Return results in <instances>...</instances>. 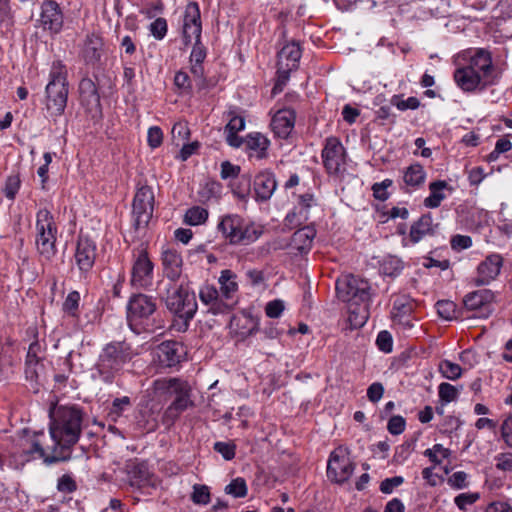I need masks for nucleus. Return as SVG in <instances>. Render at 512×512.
Returning <instances> with one entry per match:
<instances>
[{"instance_id":"1","label":"nucleus","mask_w":512,"mask_h":512,"mask_svg":"<svg viewBox=\"0 0 512 512\" xmlns=\"http://www.w3.org/2000/svg\"><path fill=\"white\" fill-rule=\"evenodd\" d=\"M50 440L54 442L52 461H69L82 433L84 412L77 405H59L49 410Z\"/></svg>"},{"instance_id":"2","label":"nucleus","mask_w":512,"mask_h":512,"mask_svg":"<svg viewBox=\"0 0 512 512\" xmlns=\"http://www.w3.org/2000/svg\"><path fill=\"white\" fill-rule=\"evenodd\" d=\"M158 294L168 311L174 315L171 328L185 332L197 312L196 296L182 284L158 282Z\"/></svg>"},{"instance_id":"3","label":"nucleus","mask_w":512,"mask_h":512,"mask_svg":"<svg viewBox=\"0 0 512 512\" xmlns=\"http://www.w3.org/2000/svg\"><path fill=\"white\" fill-rule=\"evenodd\" d=\"M138 352L125 341H113L106 344L92 368L91 378L106 385L116 382L125 364L130 362Z\"/></svg>"},{"instance_id":"4","label":"nucleus","mask_w":512,"mask_h":512,"mask_svg":"<svg viewBox=\"0 0 512 512\" xmlns=\"http://www.w3.org/2000/svg\"><path fill=\"white\" fill-rule=\"evenodd\" d=\"M69 94L67 69L62 61L52 63L49 82L45 88V105L50 116H61L66 108Z\"/></svg>"},{"instance_id":"5","label":"nucleus","mask_w":512,"mask_h":512,"mask_svg":"<svg viewBox=\"0 0 512 512\" xmlns=\"http://www.w3.org/2000/svg\"><path fill=\"white\" fill-rule=\"evenodd\" d=\"M155 396L167 400L174 397L168 411L181 413L194 405L191 399V386L188 381L178 378H160L153 382Z\"/></svg>"},{"instance_id":"6","label":"nucleus","mask_w":512,"mask_h":512,"mask_svg":"<svg viewBox=\"0 0 512 512\" xmlns=\"http://www.w3.org/2000/svg\"><path fill=\"white\" fill-rule=\"evenodd\" d=\"M57 226L52 213L44 208L36 215V246L47 259L56 254Z\"/></svg>"},{"instance_id":"7","label":"nucleus","mask_w":512,"mask_h":512,"mask_svg":"<svg viewBox=\"0 0 512 512\" xmlns=\"http://www.w3.org/2000/svg\"><path fill=\"white\" fill-rule=\"evenodd\" d=\"M352 476V457L348 447L339 446L330 454L327 464L328 479L338 485L349 486Z\"/></svg>"},{"instance_id":"8","label":"nucleus","mask_w":512,"mask_h":512,"mask_svg":"<svg viewBox=\"0 0 512 512\" xmlns=\"http://www.w3.org/2000/svg\"><path fill=\"white\" fill-rule=\"evenodd\" d=\"M321 156L327 172L342 180L347 171V154L337 137H328L325 140Z\"/></svg>"},{"instance_id":"9","label":"nucleus","mask_w":512,"mask_h":512,"mask_svg":"<svg viewBox=\"0 0 512 512\" xmlns=\"http://www.w3.org/2000/svg\"><path fill=\"white\" fill-rule=\"evenodd\" d=\"M133 217L136 230L145 228L153 215L154 193L150 186L138 188L133 199Z\"/></svg>"},{"instance_id":"10","label":"nucleus","mask_w":512,"mask_h":512,"mask_svg":"<svg viewBox=\"0 0 512 512\" xmlns=\"http://www.w3.org/2000/svg\"><path fill=\"white\" fill-rule=\"evenodd\" d=\"M127 483L133 490L151 495L158 486V479L145 463H132L127 466Z\"/></svg>"},{"instance_id":"11","label":"nucleus","mask_w":512,"mask_h":512,"mask_svg":"<svg viewBox=\"0 0 512 512\" xmlns=\"http://www.w3.org/2000/svg\"><path fill=\"white\" fill-rule=\"evenodd\" d=\"M154 264L146 249L140 248L134 255L130 283L137 289H149L153 284Z\"/></svg>"},{"instance_id":"12","label":"nucleus","mask_w":512,"mask_h":512,"mask_svg":"<svg viewBox=\"0 0 512 512\" xmlns=\"http://www.w3.org/2000/svg\"><path fill=\"white\" fill-rule=\"evenodd\" d=\"M48 437L43 432H36L31 437L22 440L21 447L24 454L31 459H42L46 465L59 463L60 461H52L55 455L54 442L52 445H45Z\"/></svg>"},{"instance_id":"13","label":"nucleus","mask_w":512,"mask_h":512,"mask_svg":"<svg viewBox=\"0 0 512 512\" xmlns=\"http://www.w3.org/2000/svg\"><path fill=\"white\" fill-rule=\"evenodd\" d=\"M157 309L156 299L150 295L133 294L127 303V321L132 327L142 319H148Z\"/></svg>"},{"instance_id":"14","label":"nucleus","mask_w":512,"mask_h":512,"mask_svg":"<svg viewBox=\"0 0 512 512\" xmlns=\"http://www.w3.org/2000/svg\"><path fill=\"white\" fill-rule=\"evenodd\" d=\"M184 356L183 346L176 341H164L153 352V362L160 369L179 365Z\"/></svg>"},{"instance_id":"15","label":"nucleus","mask_w":512,"mask_h":512,"mask_svg":"<svg viewBox=\"0 0 512 512\" xmlns=\"http://www.w3.org/2000/svg\"><path fill=\"white\" fill-rule=\"evenodd\" d=\"M202 23L200 8L197 2L190 1L183 16V42L186 46L191 44L193 38H201Z\"/></svg>"},{"instance_id":"16","label":"nucleus","mask_w":512,"mask_h":512,"mask_svg":"<svg viewBox=\"0 0 512 512\" xmlns=\"http://www.w3.org/2000/svg\"><path fill=\"white\" fill-rule=\"evenodd\" d=\"M96 244L87 236L80 235L77 240L74 259L81 274H87L96 260Z\"/></svg>"},{"instance_id":"17","label":"nucleus","mask_w":512,"mask_h":512,"mask_svg":"<svg viewBox=\"0 0 512 512\" xmlns=\"http://www.w3.org/2000/svg\"><path fill=\"white\" fill-rule=\"evenodd\" d=\"M302 50L299 42L287 43L278 53V74L280 78L288 79L292 70L297 69Z\"/></svg>"},{"instance_id":"18","label":"nucleus","mask_w":512,"mask_h":512,"mask_svg":"<svg viewBox=\"0 0 512 512\" xmlns=\"http://www.w3.org/2000/svg\"><path fill=\"white\" fill-rule=\"evenodd\" d=\"M40 22L44 30L59 33L63 27L64 16L61 7L54 0H46L41 5Z\"/></svg>"},{"instance_id":"19","label":"nucleus","mask_w":512,"mask_h":512,"mask_svg":"<svg viewBox=\"0 0 512 512\" xmlns=\"http://www.w3.org/2000/svg\"><path fill=\"white\" fill-rule=\"evenodd\" d=\"M503 266V258L500 254L488 255L477 268V277L474 282L477 286L487 285L497 278Z\"/></svg>"},{"instance_id":"20","label":"nucleus","mask_w":512,"mask_h":512,"mask_svg":"<svg viewBox=\"0 0 512 512\" xmlns=\"http://www.w3.org/2000/svg\"><path fill=\"white\" fill-rule=\"evenodd\" d=\"M276 188V176L271 170L265 169L255 175L253 191L257 202H266L271 199Z\"/></svg>"},{"instance_id":"21","label":"nucleus","mask_w":512,"mask_h":512,"mask_svg":"<svg viewBox=\"0 0 512 512\" xmlns=\"http://www.w3.org/2000/svg\"><path fill=\"white\" fill-rule=\"evenodd\" d=\"M200 301L208 307V313L213 315L226 314L232 310V304H227L221 298L214 285L205 284L199 290Z\"/></svg>"},{"instance_id":"22","label":"nucleus","mask_w":512,"mask_h":512,"mask_svg":"<svg viewBox=\"0 0 512 512\" xmlns=\"http://www.w3.org/2000/svg\"><path fill=\"white\" fill-rule=\"evenodd\" d=\"M161 261L168 283L176 284L182 273L183 259L180 253L175 249L167 248L162 252Z\"/></svg>"},{"instance_id":"23","label":"nucleus","mask_w":512,"mask_h":512,"mask_svg":"<svg viewBox=\"0 0 512 512\" xmlns=\"http://www.w3.org/2000/svg\"><path fill=\"white\" fill-rule=\"evenodd\" d=\"M79 91L82 103L87 106L93 117L101 116V102L98 89L94 81L90 78H83L79 84Z\"/></svg>"},{"instance_id":"24","label":"nucleus","mask_w":512,"mask_h":512,"mask_svg":"<svg viewBox=\"0 0 512 512\" xmlns=\"http://www.w3.org/2000/svg\"><path fill=\"white\" fill-rule=\"evenodd\" d=\"M243 218L237 214H227L220 218L217 230L231 245H238Z\"/></svg>"},{"instance_id":"25","label":"nucleus","mask_w":512,"mask_h":512,"mask_svg":"<svg viewBox=\"0 0 512 512\" xmlns=\"http://www.w3.org/2000/svg\"><path fill=\"white\" fill-rule=\"evenodd\" d=\"M296 115L291 109H282L276 112L271 120L274 134L282 139L288 138L295 126Z\"/></svg>"},{"instance_id":"26","label":"nucleus","mask_w":512,"mask_h":512,"mask_svg":"<svg viewBox=\"0 0 512 512\" xmlns=\"http://www.w3.org/2000/svg\"><path fill=\"white\" fill-rule=\"evenodd\" d=\"M454 80L457 85L466 92L475 91L478 87L484 89L483 78L477 71L468 66L460 67L454 72Z\"/></svg>"},{"instance_id":"27","label":"nucleus","mask_w":512,"mask_h":512,"mask_svg":"<svg viewBox=\"0 0 512 512\" xmlns=\"http://www.w3.org/2000/svg\"><path fill=\"white\" fill-rule=\"evenodd\" d=\"M244 143L249 158H255L257 160L267 158L270 140L265 135L259 132L249 133Z\"/></svg>"},{"instance_id":"28","label":"nucleus","mask_w":512,"mask_h":512,"mask_svg":"<svg viewBox=\"0 0 512 512\" xmlns=\"http://www.w3.org/2000/svg\"><path fill=\"white\" fill-rule=\"evenodd\" d=\"M472 70L477 71L479 74L482 73L481 77L483 80V86H487L493 83L490 79V73L493 70L491 54L484 50L478 49L476 53L471 57L469 64L467 65Z\"/></svg>"},{"instance_id":"29","label":"nucleus","mask_w":512,"mask_h":512,"mask_svg":"<svg viewBox=\"0 0 512 512\" xmlns=\"http://www.w3.org/2000/svg\"><path fill=\"white\" fill-rule=\"evenodd\" d=\"M336 297L339 301L346 304L347 307V323L346 329H352V312L350 311V302L352 300V274H345L336 281Z\"/></svg>"},{"instance_id":"30","label":"nucleus","mask_w":512,"mask_h":512,"mask_svg":"<svg viewBox=\"0 0 512 512\" xmlns=\"http://www.w3.org/2000/svg\"><path fill=\"white\" fill-rule=\"evenodd\" d=\"M438 225H433L431 215H422L416 222L411 225L409 238L413 244L418 243L426 236L435 234V229Z\"/></svg>"},{"instance_id":"31","label":"nucleus","mask_w":512,"mask_h":512,"mask_svg":"<svg viewBox=\"0 0 512 512\" xmlns=\"http://www.w3.org/2000/svg\"><path fill=\"white\" fill-rule=\"evenodd\" d=\"M236 274L229 270L225 269L221 271L218 282L220 284L219 293L221 295V299L227 304H232L234 306L235 302L233 301V295L238 290V284L235 281Z\"/></svg>"},{"instance_id":"32","label":"nucleus","mask_w":512,"mask_h":512,"mask_svg":"<svg viewBox=\"0 0 512 512\" xmlns=\"http://www.w3.org/2000/svg\"><path fill=\"white\" fill-rule=\"evenodd\" d=\"M370 289L371 287L368 281L363 279H354V299L358 298L364 304L363 314L361 315L360 319L354 317V328L357 326H363L368 319L367 302L370 299Z\"/></svg>"},{"instance_id":"33","label":"nucleus","mask_w":512,"mask_h":512,"mask_svg":"<svg viewBox=\"0 0 512 512\" xmlns=\"http://www.w3.org/2000/svg\"><path fill=\"white\" fill-rule=\"evenodd\" d=\"M316 235V231L313 227L305 226L298 229L292 235L291 246L293 249L303 253L307 252L312 245V241Z\"/></svg>"},{"instance_id":"34","label":"nucleus","mask_w":512,"mask_h":512,"mask_svg":"<svg viewBox=\"0 0 512 512\" xmlns=\"http://www.w3.org/2000/svg\"><path fill=\"white\" fill-rule=\"evenodd\" d=\"M102 41L92 34L88 35L82 50V57L87 64H95L101 57Z\"/></svg>"},{"instance_id":"35","label":"nucleus","mask_w":512,"mask_h":512,"mask_svg":"<svg viewBox=\"0 0 512 512\" xmlns=\"http://www.w3.org/2000/svg\"><path fill=\"white\" fill-rule=\"evenodd\" d=\"M426 178L422 165L415 163L406 168L403 174V181L407 186L417 188L421 186Z\"/></svg>"},{"instance_id":"36","label":"nucleus","mask_w":512,"mask_h":512,"mask_svg":"<svg viewBox=\"0 0 512 512\" xmlns=\"http://www.w3.org/2000/svg\"><path fill=\"white\" fill-rule=\"evenodd\" d=\"M448 184L446 181L437 180L429 185L430 195L424 200V204L428 208H437L441 202L445 199V194L442 192L443 189L447 188Z\"/></svg>"},{"instance_id":"37","label":"nucleus","mask_w":512,"mask_h":512,"mask_svg":"<svg viewBox=\"0 0 512 512\" xmlns=\"http://www.w3.org/2000/svg\"><path fill=\"white\" fill-rule=\"evenodd\" d=\"M492 298L493 294L489 290L475 291L466 295L463 303L468 310H478Z\"/></svg>"},{"instance_id":"38","label":"nucleus","mask_w":512,"mask_h":512,"mask_svg":"<svg viewBox=\"0 0 512 512\" xmlns=\"http://www.w3.org/2000/svg\"><path fill=\"white\" fill-rule=\"evenodd\" d=\"M416 308L414 299L407 295L397 297L393 302L392 317L394 316H411Z\"/></svg>"},{"instance_id":"39","label":"nucleus","mask_w":512,"mask_h":512,"mask_svg":"<svg viewBox=\"0 0 512 512\" xmlns=\"http://www.w3.org/2000/svg\"><path fill=\"white\" fill-rule=\"evenodd\" d=\"M262 234V230L253 223H245L243 220L238 245H247L255 242Z\"/></svg>"},{"instance_id":"40","label":"nucleus","mask_w":512,"mask_h":512,"mask_svg":"<svg viewBox=\"0 0 512 512\" xmlns=\"http://www.w3.org/2000/svg\"><path fill=\"white\" fill-rule=\"evenodd\" d=\"M208 218V211L200 206L189 208L185 213L184 221L186 224L196 226L204 223Z\"/></svg>"},{"instance_id":"41","label":"nucleus","mask_w":512,"mask_h":512,"mask_svg":"<svg viewBox=\"0 0 512 512\" xmlns=\"http://www.w3.org/2000/svg\"><path fill=\"white\" fill-rule=\"evenodd\" d=\"M439 370L442 373L443 377L449 380H457L462 375L461 366L449 360L441 361L439 364Z\"/></svg>"},{"instance_id":"42","label":"nucleus","mask_w":512,"mask_h":512,"mask_svg":"<svg viewBox=\"0 0 512 512\" xmlns=\"http://www.w3.org/2000/svg\"><path fill=\"white\" fill-rule=\"evenodd\" d=\"M403 269V262L395 257L391 256L383 261L381 264V271L384 275L387 276H396L398 275Z\"/></svg>"},{"instance_id":"43","label":"nucleus","mask_w":512,"mask_h":512,"mask_svg":"<svg viewBox=\"0 0 512 512\" xmlns=\"http://www.w3.org/2000/svg\"><path fill=\"white\" fill-rule=\"evenodd\" d=\"M225 492L235 498H242L247 495V485L243 478L233 479L226 487Z\"/></svg>"},{"instance_id":"44","label":"nucleus","mask_w":512,"mask_h":512,"mask_svg":"<svg viewBox=\"0 0 512 512\" xmlns=\"http://www.w3.org/2000/svg\"><path fill=\"white\" fill-rule=\"evenodd\" d=\"M436 308L439 316L445 320L455 319L456 316V305L454 302L449 300H439L436 303Z\"/></svg>"},{"instance_id":"45","label":"nucleus","mask_w":512,"mask_h":512,"mask_svg":"<svg viewBox=\"0 0 512 512\" xmlns=\"http://www.w3.org/2000/svg\"><path fill=\"white\" fill-rule=\"evenodd\" d=\"M438 395L440 400L447 404L455 401L458 398V390L455 386L449 383H441L438 387Z\"/></svg>"},{"instance_id":"46","label":"nucleus","mask_w":512,"mask_h":512,"mask_svg":"<svg viewBox=\"0 0 512 512\" xmlns=\"http://www.w3.org/2000/svg\"><path fill=\"white\" fill-rule=\"evenodd\" d=\"M191 500L195 504L206 505L210 502V492L206 485L195 484L193 486V493Z\"/></svg>"},{"instance_id":"47","label":"nucleus","mask_w":512,"mask_h":512,"mask_svg":"<svg viewBox=\"0 0 512 512\" xmlns=\"http://www.w3.org/2000/svg\"><path fill=\"white\" fill-rule=\"evenodd\" d=\"M79 302H80L79 292L78 291L70 292L67 295V297L63 303L64 312H66L67 314H69L71 316H76L78 307H79Z\"/></svg>"},{"instance_id":"48","label":"nucleus","mask_w":512,"mask_h":512,"mask_svg":"<svg viewBox=\"0 0 512 512\" xmlns=\"http://www.w3.org/2000/svg\"><path fill=\"white\" fill-rule=\"evenodd\" d=\"M424 455L427 456L429 460L435 465H438L442 462L438 455H440L442 458H448L450 455V450L444 448L441 444H435L432 449L425 450Z\"/></svg>"},{"instance_id":"49","label":"nucleus","mask_w":512,"mask_h":512,"mask_svg":"<svg viewBox=\"0 0 512 512\" xmlns=\"http://www.w3.org/2000/svg\"><path fill=\"white\" fill-rule=\"evenodd\" d=\"M195 40L191 54H190V63H203L207 51L204 45L201 42V38H193Z\"/></svg>"},{"instance_id":"50","label":"nucleus","mask_w":512,"mask_h":512,"mask_svg":"<svg viewBox=\"0 0 512 512\" xmlns=\"http://www.w3.org/2000/svg\"><path fill=\"white\" fill-rule=\"evenodd\" d=\"M77 487L76 481L69 474L62 475L57 481V490L61 493H73Z\"/></svg>"},{"instance_id":"51","label":"nucleus","mask_w":512,"mask_h":512,"mask_svg":"<svg viewBox=\"0 0 512 512\" xmlns=\"http://www.w3.org/2000/svg\"><path fill=\"white\" fill-rule=\"evenodd\" d=\"M392 180L390 179H385L384 181H382L381 183H375L373 186H372V190H373V195L376 199L380 200V201H385L388 199L389 197V193L387 191V189L392 186Z\"/></svg>"},{"instance_id":"52","label":"nucleus","mask_w":512,"mask_h":512,"mask_svg":"<svg viewBox=\"0 0 512 512\" xmlns=\"http://www.w3.org/2000/svg\"><path fill=\"white\" fill-rule=\"evenodd\" d=\"M151 34L156 39H163L167 33V21L164 18H157L150 24Z\"/></svg>"},{"instance_id":"53","label":"nucleus","mask_w":512,"mask_h":512,"mask_svg":"<svg viewBox=\"0 0 512 512\" xmlns=\"http://www.w3.org/2000/svg\"><path fill=\"white\" fill-rule=\"evenodd\" d=\"M214 450L221 454L225 460H232L235 457L236 446L227 442H216Z\"/></svg>"},{"instance_id":"54","label":"nucleus","mask_w":512,"mask_h":512,"mask_svg":"<svg viewBox=\"0 0 512 512\" xmlns=\"http://www.w3.org/2000/svg\"><path fill=\"white\" fill-rule=\"evenodd\" d=\"M479 498L476 493H461L455 497V504L460 510H466L467 506L474 504Z\"/></svg>"},{"instance_id":"55","label":"nucleus","mask_w":512,"mask_h":512,"mask_svg":"<svg viewBox=\"0 0 512 512\" xmlns=\"http://www.w3.org/2000/svg\"><path fill=\"white\" fill-rule=\"evenodd\" d=\"M406 421L402 416H393L389 419L387 429L392 435H399L405 430Z\"/></svg>"},{"instance_id":"56","label":"nucleus","mask_w":512,"mask_h":512,"mask_svg":"<svg viewBox=\"0 0 512 512\" xmlns=\"http://www.w3.org/2000/svg\"><path fill=\"white\" fill-rule=\"evenodd\" d=\"M147 141L151 148L155 149L159 147L163 142V132L161 128L158 126L150 127L148 130Z\"/></svg>"},{"instance_id":"57","label":"nucleus","mask_w":512,"mask_h":512,"mask_svg":"<svg viewBox=\"0 0 512 512\" xmlns=\"http://www.w3.org/2000/svg\"><path fill=\"white\" fill-rule=\"evenodd\" d=\"M376 343L381 351L385 353L392 351L393 340L391 334L388 331H381L377 336Z\"/></svg>"},{"instance_id":"58","label":"nucleus","mask_w":512,"mask_h":512,"mask_svg":"<svg viewBox=\"0 0 512 512\" xmlns=\"http://www.w3.org/2000/svg\"><path fill=\"white\" fill-rule=\"evenodd\" d=\"M19 188H20L19 177L18 176L8 177L6 184H5V188H4L5 196L8 199L13 200L15 198Z\"/></svg>"},{"instance_id":"59","label":"nucleus","mask_w":512,"mask_h":512,"mask_svg":"<svg viewBox=\"0 0 512 512\" xmlns=\"http://www.w3.org/2000/svg\"><path fill=\"white\" fill-rule=\"evenodd\" d=\"M174 84L183 92H190L192 89L191 79L184 71H178L174 77Z\"/></svg>"},{"instance_id":"60","label":"nucleus","mask_w":512,"mask_h":512,"mask_svg":"<svg viewBox=\"0 0 512 512\" xmlns=\"http://www.w3.org/2000/svg\"><path fill=\"white\" fill-rule=\"evenodd\" d=\"M450 243L453 250L461 251L472 246V239L470 236L466 235H455L452 237Z\"/></svg>"},{"instance_id":"61","label":"nucleus","mask_w":512,"mask_h":512,"mask_svg":"<svg viewBox=\"0 0 512 512\" xmlns=\"http://www.w3.org/2000/svg\"><path fill=\"white\" fill-rule=\"evenodd\" d=\"M313 201H314V197L310 193H306V194H303L300 196V198H299L300 210L298 213L303 220L308 219V210L312 206Z\"/></svg>"},{"instance_id":"62","label":"nucleus","mask_w":512,"mask_h":512,"mask_svg":"<svg viewBox=\"0 0 512 512\" xmlns=\"http://www.w3.org/2000/svg\"><path fill=\"white\" fill-rule=\"evenodd\" d=\"M404 479L401 476H394L392 478H386L380 484V491L384 494H389L394 488L400 486Z\"/></svg>"},{"instance_id":"63","label":"nucleus","mask_w":512,"mask_h":512,"mask_svg":"<svg viewBox=\"0 0 512 512\" xmlns=\"http://www.w3.org/2000/svg\"><path fill=\"white\" fill-rule=\"evenodd\" d=\"M496 468L502 471L512 470V453H500L495 457Z\"/></svg>"},{"instance_id":"64","label":"nucleus","mask_w":512,"mask_h":512,"mask_svg":"<svg viewBox=\"0 0 512 512\" xmlns=\"http://www.w3.org/2000/svg\"><path fill=\"white\" fill-rule=\"evenodd\" d=\"M501 435L505 443L512 447V415H509L501 426Z\"/></svg>"}]
</instances>
